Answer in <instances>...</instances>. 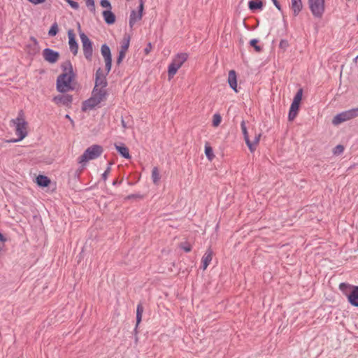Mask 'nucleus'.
<instances>
[{
	"label": "nucleus",
	"mask_w": 358,
	"mask_h": 358,
	"mask_svg": "<svg viewBox=\"0 0 358 358\" xmlns=\"http://www.w3.org/2000/svg\"><path fill=\"white\" fill-rule=\"evenodd\" d=\"M106 74L101 68H99L95 73L94 86L91 96L84 101L82 104V110L88 111L94 109L102 101H105L108 96L106 87L108 82Z\"/></svg>",
	"instance_id": "nucleus-1"
},
{
	"label": "nucleus",
	"mask_w": 358,
	"mask_h": 358,
	"mask_svg": "<svg viewBox=\"0 0 358 358\" xmlns=\"http://www.w3.org/2000/svg\"><path fill=\"white\" fill-rule=\"evenodd\" d=\"M11 122L15 126V134L17 138H11L6 140V143H17L23 140L28 134L27 127V122L24 120V113L20 110L18 113L17 117L15 119L11 120Z\"/></svg>",
	"instance_id": "nucleus-2"
},
{
	"label": "nucleus",
	"mask_w": 358,
	"mask_h": 358,
	"mask_svg": "<svg viewBox=\"0 0 358 358\" xmlns=\"http://www.w3.org/2000/svg\"><path fill=\"white\" fill-rule=\"evenodd\" d=\"M339 289L347 298L348 303L355 307H358V286L347 282H341Z\"/></svg>",
	"instance_id": "nucleus-3"
},
{
	"label": "nucleus",
	"mask_w": 358,
	"mask_h": 358,
	"mask_svg": "<svg viewBox=\"0 0 358 358\" xmlns=\"http://www.w3.org/2000/svg\"><path fill=\"white\" fill-rule=\"evenodd\" d=\"M188 57L189 55L186 52H179L173 57L168 66V76L169 79L176 74L178 69L187 60Z\"/></svg>",
	"instance_id": "nucleus-4"
},
{
	"label": "nucleus",
	"mask_w": 358,
	"mask_h": 358,
	"mask_svg": "<svg viewBox=\"0 0 358 358\" xmlns=\"http://www.w3.org/2000/svg\"><path fill=\"white\" fill-rule=\"evenodd\" d=\"M103 152V148L99 145H92L88 147L83 154L79 157L78 162L84 163L99 157Z\"/></svg>",
	"instance_id": "nucleus-5"
},
{
	"label": "nucleus",
	"mask_w": 358,
	"mask_h": 358,
	"mask_svg": "<svg viewBox=\"0 0 358 358\" xmlns=\"http://www.w3.org/2000/svg\"><path fill=\"white\" fill-rule=\"evenodd\" d=\"M358 117V107L343 111L336 116L332 120L334 125H338L342 122H346L351 119Z\"/></svg>",
	"instance_id": "nucleus-6"
},
{
	"label": "nucleus",
	"mask_w": 358,
	"mask_h": 358,
	"mask_svg": "<svg viewBox=\"0 0 358 358\" xmlns=\"http://www.w3.org/2000/svg\"><path fill=\"white\" fill-rule=\"evenodd\" d=\"M309 8L315 18L320 19L325 10L324 0H308Z\"/></svg>",
	"instance_id": "nucleus-7"
},
{
	"label": "nucleus",
	"mask_w": 358,
	"mask_h": 358,
	"mask_svg": "<svg viewBox=\"0 0 358 358\" xmlns=\"http://www.w3.org/2000/svg\"><path fill=\"white\" fill-rule=\"evenodd\" d=\"M80 38L83 45V55L85 59L90 62L93 55V43L83 32H80Z\"/></svg>",
	"instance_id": "nucleus-8"
},
{
	"label": "nucleus",
	"mask_w": 358,
	"mask_h": 358,
	"mask_svg": "<svg viewBox=\"0 0 358 358\" xmlns=\"http://www.w3.org/2000/svg\"><path fill=\"white\" fill-rule=\"evenodd\" d=\"M62 68L64 73L57 77L56 89L60 93H65L67 92V64H63Z\"/></svg>",
	"instance_id": "nucleus-9"
},
{
	"label": "nucleus",
	"mask_w": 358,
	"mask_h": 358,
	"mask_svg": "<svg viewBox=\"0 0 358 358\" xmlns=\"http://www.w3.org/2000/svg\"><path fill=\"white\" fill-rule=\"evenodd\" d=\"M139 5L138 7V11H136L134 10H131L130 15H129V24L131 29L133 28L134 24L140 21L142 19L143 17V11L144 8V1L143 0H138Z\"/></svg>",
	"instance_id": "nucleus-10"
},
{
	"label": "nucleus",
	"mask_w": 358,
	"mask_h": 358,
	"mask_svg": "<svg viewBox=\"0 0 358 358\" xmlns=\"http://www.w3.org/2000/svg\"><path fill=\"white\" fill-rule=\"evenodd\" d=\"M76 76L72 64L69 62V91H78L80 89V84L75 80Z\"/></svg>",
	"instance_id": "nucleus-11"
},
{
	"label": "nucleus",
	"mask_w": 358,
	"mask_h": 358,
	"mask_svg": "<svg viewBox=\"0 0 358 358\" xmlns=\"http://www.w3.org/2000/svg\"><path fill=\"white\" fill-rule=\"evenodd\" d=\"M43 57L45 61L50 64H54L58 60L59 54L57 51L47 48L43 51Z\"/></svg>",
	"instance_id": "nucleus-12"
},
{
	"label": "nucleus",
	"mask_w": 358,
	"mask_h": 358,
	"mask_svg": "<svg viewBox=\"0 0 358 358\" xmlns=\"http://www.w3.org/2000/svg\"><path fill=\"white\" fill-rule=\"evenodd\" d=\"M241 128L244 137V140L245 141L247 146L248 147V149L251 152H253L255 150V147L254 146L253 143H252V141L249 138L248 132L245 120L241 121Z\"/></svg>",
	"instance_id": "nucleus-13"
},
{
	"label": "nucleus",
	"mask_w": 358,
	"mask_h": 358,
	"mask_svg": "<svg viewBox=\"0 0 358 358\" xmlns=\"http://www.w3.org/2000/svg\"><path fill=\"white\" fill-rule=\"evenodd\" d=\"M69 45L72 53L76 55L78 51V44L76 40V35L71 29H69Z\"/></svg>",
	"instance_id": "nucleus-14"
},
{
	"label": "nucleus",
	"mask_w": 358,
	"mask_h": 358,
	"mask_svg": "<svg viewBox=\"0 0 358 358\" xmlns=\"http://www.w3.org/2000/svg\"><path fill=\"white\" fill-rule=\"evenodd\" d=\"M213 252L210 248H208L201 259V268L206 270L212 261Z\"/></svg>",
	"instance_id": "nucleus-15"
},
{
	"label": "nucleus",
	"mask_w": 358,
	"mask_h": 358,
	"mask_svg": "<svg viewBox=\"0 0 358 358\" xmlns=\"http://www.w3.org/2000/svg\"><path fill=\"white\" fill-rule=\"evenodd\" d=\"M228 83L229 87L234 90V92H237V77L236 73L234 70H231L229 72L228 76Z\"/></svg>",
	"instance_id": "nucleus-16"
},
{
	"label": "nucleus",
	"mask_w": 358,
	"mask_h": 358,
	"mask_svg": "<svg viewBox=\"0 0 358 358\" xmlns=\"http://www.w3.org/2000/svg\"><path fill=\"white\" fill-rule=\"evenodd\" d=\"M36 182L39 187L45 188L51 184V180L44 175H39L36 177Z\"/></svg>",
	"instance_id": "nucleus-17"
},
{
	"label": "nucleus",
	"mask_w": 358,
	"mask_h": 358,
	"mask_svg": "<svg viewBox=\"0 0 358 358\" xmlns=\"http://www.w3.org/2000/svg\"><path fill=\"white\" fill-rule=\"evenodd\" d=\"M103 17L104 19V21L108 24H113L115 22V14L111 11V10H106L103 11Z\"/></svg>",
	"instance_id": "nucleus-18"
},
{
	"label": "nucleus",
	"mask_w": 358,
	"mask_h": 358,
	"mask_svg": "<svg viewBox=\"0 0 358 358\" xmlns=\"http://www.w3.org/2000/svg\"><path fill=\"white\" fill-rule=\"evenodd\" d=\"M299 106H300L299 104H297L295 103H291L289 113H288L289 121H293L295 119V117H296V115L298 114V111L299 110Z\"/></svg>",
	"instance_id": "nucleus-19"
},
{
	"label": "nucleus",
	"mask_w": 358,
	"mask_h": 358,
	"mask_svg": "<svg viewBox=\"0 0 358 358\" xmlns=\"http://www.w3.org/2000/svg\"><path fill=\"white\" fill-rule=\"evenodd\" d=\"M115 149L118 152V153L125 159H130L131 155H129V149L124 144L121 143L120 145H115Z\"/></svg>",
	"instance_id": "nucleus-20"
},
{
	"label": "nucleus",
	"mask_w": 358,
	"mask_h": 358,
	"mask_svg": "<svg viewBox=\"0 0 358 358\" xmlns=\"http://www.w3.org/2000/svg\"><path fill=\"white\" fill-rule=\"evenodd\" d=\"M291 8L294 15H298L303 8L301 0H291Z\"/></svg>",
	"instance_id": "nucleus-21"
},
{
	"label": "nucleus",
	"mask_w": 358,
	"mask_h": 358,
	"mask_svg": "<svg viewBox=\"0 0 358 358\" xmlns=\"http://www.w3.org/2000/svg\"><path fill=\"white\" fill-rule=\"evenodd\" d=\"M143 311H144V308H143L142 303H139L136 307V327L134 328V331L136 334H137V329H138V324H140V322L142 320V315H143Z\"/></svg>",
	"instance_id": "nucleus-22"
},
{
	"label": "nucleus",
	"mask_w": 358,
	"mask_h": 358,
	"mask_svg": "<svg viewBox=\"0 0 358 358\" xmlns=\"http://www.w3.org/2000/svg\"><path fill=\"white\" fill-rule=\"evenodd\" d=\"M52 101L59 106H67V95L59 94L53 97Z\"/></svg>",
	"instance_id": "nucleus-23"
},
{
	"label": "nucleus",
	"mask_w": 358,
	"mask_h": 358,
	"mask_svg": "<svg viewBox=\"0 0 358 358\" xmlns=\"http://www.w3.org/2000/svg\"><path fill=\"white\" fill-rule=\"evenodd\" d=\"M263 2L262 1H250L248 2V8L252 11L263 9Z\"/></svg>",
	"instance_id": "nucleus-24"
},
{
	"label": "nucleus",
	"mask_w": 358,
	"mask_h": 358,
	"mask_svg": "<svg viewBox=\"0 0 358 358\" xmlns=\"http://www.w3.org/2000/svg\"><path fill=\"white\" fill-rule=\"evenodd\" d=\"M101 52L105 60L112 59L110 49L108 45L103 44L101 45Z\"/></svg>",
	"instance_id": "nucleus-25"
},
{
	"label": "nucleus",
	"mask_w": 358,
	"mask_h": 358,
	"mask_svg": "<svg viewBox=\"0 0 358 358\" xmlns=\"http://www.w3.org/2000/svg\"><path fill=\"white\" fill-rule=\"evenodd\" d=\"M205 155H206L207 159L210 162L215 157V155L213 153V148L211 146L209 145L208 143H206L205 145Z\"/></svg>",
	"instance_id": "nucleus-26"
},
{
	"label": "nucleus",
	"mask_w": 358,
	"mask_h": 358,
	"mask_svg": "<svg viewBox=\"0 0 358 358\" xmlns=\"http://www.w3.org/2000/svg\"><path fill=\"white\" fill-rule=\"evenodd\" d=\"M152 180L154 184L157 185L160 180L159 169L157 167H154L152 170Z\"/></svg>",
	"instance_id": "nucleus-27"
},
{
	"label": "nucleus",
	"mask_w": 358,
	"mask_h": 358,
	"mask_svg": "<svg viewBox=\"0 0 358 358\" xmlns=\"http://www.w3.org/2000/svg\"><path fill=\"white\" fill-rule=\"evenodd\" d=\"M302 96H303V89L300 88L296 93V94L293 99L292 103H295L300 105V102L301 101Z\"/></svg>",
	"instance_id": "nucleus-28"
},
{
	"label": "nucleus",
	"mask_w": 358,
	"mask_h": 358,
	"mask_svg": "<svg viewBox=\"0 0 358 358\" xmlns=\"http://www.w3.org/2000/svg\"><path fill=\"white\" fill-rule=\"evenodd\" d=\"M59 29L56 22L53 23L48 31L49 36H55L58 33Z\"/></svg>",
	"instance_id": "nucleus-29"
},
{
	"label": "nucleus",
	"mask_w": 358,
	"mask_h": 358,
	"mask_svg": "<svg viewBox=\"0 0 358 358\" xmlns=\"http://www.w3.org/2000/svg\"><path fill=\"white\" fill-rule=\"evenodd\" d=\"M259 42V40L257 38H253L250 40V45L255 48V50L257 52H261L262 50V48L260 45H258L257 43Z\"/></svg>",
	"instance_id": "nucleus-30"
},
{
	"label": "nucleus",
	"mask_w": 358,
	"mask_h": 358,
	"mask_svg": "<svg viewBox=\"0 0 358 358\" xmlns=\"http://www.w3.org/2000/svg\"><path fill=\"white\" fill-rule=\"evenodd\" d=\"M222 117L219 113H215L213 116V126L217 127L220 124Z\"/></svg>",
	"instance_id": "nucleus-31"
},
{
	"label": "nucleus",
	"mask_w": 358,
	"mask_h": 358,
	"mask_svg": "<svg viewBox=\"0 0 358 358\" xmlns=\"http://www.w3.org/2000/svg\"><path fill=\"white\" fill-rule=\"evenodd\" d=\"M86 6L88 7L92 13L95 12V6H94V0H87L86 1Z\"/></svg>",
	"instance_id": "nucleus-32"
},
{
	"label": "nucleus",
	"mask_w": 358,
	"mask_h": 358,
	"mask_svg": "<svg viewBox=\"0 0 358 358\" xmlns=\"http://www.w3.org/2000/svg\"><path fill=\"white\" fill-rule=\"evenodd\" d=\"M180 248L183 250L185 252H189L192 250V246L188 243H182L180 244Z\"/></svg>",
	"instance_id": "nucleus-33"
},
{
	"label": "nucleus",
	"mask_w": 358,
	"mask_h": 358,
	"mask_svg": "<svg viewBox=\"0 0 358 358\" xmlns=\"http://www.w3.org/2000/svg\"><path fill=\"white\" fill-rule=\"evenodd\" d=\"M100 5L103 8H106L108 10H111V8H112L111 4H110V2L109 1V0H101Z\"/></svg>",
	"instance_id": "nucleus-34"
},
{
	"label": "nucleus",
	"mask_w": 358,
	"mask_h": 358,
	"mask_svg": "<svg viewBox=\"0 0 358 358\" xmlns=\"http://www.w3.org/2000/svg\"><path fill=\"white\" fill-rule=\"evenodd\" d=\"M343 151H344V147L342 145H338L334 149V155H340V154L343 153Z\"/></svg>",
	"instance_id": "nucleus-35"
},
{
	"label": "nucleus",
	"mask_w": 358,
	"mask_h": 358,
	"mask_svg": "<svg viewBox=\"0 0 358 358\" xmlns=\"http://www.w3.org/2000/svg\"><path fill=\"white\" fill-rule=\"evenodd\" d=\"M110 165H111V164L110 163L108 164V166L106 168V169L105 170V171L103 173V174L101 176L103 180H104V181H106L107 180L108 176L110 172Z\"/></svg>",
	"instance_id": "nucleus-36"
},
{
	"label": "nucleus",
	"mask_w": 358,
	"mask_h": 358,
	"mask_svg": "<svg viewBox=\"0 0 358 358\" xmlns=\"http://www.w3.org/2000/svg\"><path fill=\"white\" fill-rule=\"evenodd\" d=\"M125 54H126L125 52H123L121 50L119 51L118 57L117 58V62H116L117 65H120L121 64L122 59L125 57Z\"/></svg>",
	"instance_id": "nucleus-37"
},
{
	"label": "nucleus",
	"mask_w": 358,
	"mask_h": 358,
	"mask_svg": "<svg viewBox=\"0 0 358 358\" xmlns=\"http://www.w3.org/2000/svg\"><path fill=\"white\" fill-rule=\"evenodd\" d=\"M105 63H106V72L104 73L108 75L109 73V72L110 71V70H111L112 59H111L105 60Z\"/></svg>",
	"instance_id": "nucleus-38"
},
{
	"label": "nucleus",
	"mask_w": 358,
	"mask_h": 358,
	"mask_svg": "<svg viewBox=\"0 0 358 358\" xmlns=\"http://www.w3.org/2000/svg\"><path fill=\"white\" fill-rule=\"evenodd\" d=\"M129 45V37H128L127 38L124 43L122 45L120 50L126 52L127 50H128Z\"/></svg>",
	"instance_id": "nucleus-39"
},
{
	"label": "nucleus",
	"mask_w": 358,
	"mask_h": 358,
	"mask_svg": "<svg viewBox=\"0 0 358 358\" xmlns=\"http://www.w3.org/2000/svg\"><path fill=\"white\" fill-rule=\"evenodd\" d=\"M289 46L288 41L287 40L282 39L280 41L279 47L282 49H286Z\"/></svg>",
	"instance_id": "nucleus-40"
},
{
	"label": "nucleus",
	"mask_w": 358,
	"mask_h": 358,
	"mask_svg": "<svg viewBox=\"0 0 358 358\" xmlns=\"http://www.w3.org/2000/svg\"><path fill=\"white\" fill-rule=\"evenodd\" d=\"M69 5L71 8H74V9H76H76H78V8H79V4H78V2H76V1H73V0H69Z\"/></svg>",
	"instance_id": "nucleus-41"
},
{
	"label": "nucleus",
	"mask_w": 358,
	"mask_h": 358,
	"mask_svg": "<svg viewBox=\"0 0 358 358\" xmlns=\"http://www.w3.org/2000/svg\"><path fill=\"white\" fill-rule=\"evenodd\" d=\"M261 137V134H257L253 140L252 141V143H253L254 146L256 148L257 145L259 143V140Z\"/></svg>",
	"instance_id": "nucleus-42"
},
{
	"label": "nucleus",
	"mask_w": 358,
	"mask_h": 358,
	"mask_svg": "<svg viewBox=\"0 0 358 358\" xmlns=\"http://www.w3.org/2000/svg\"><path fill=\"white\" fill-rule=\"evenodd\" d=\"M128 199H134V198H142V196L139 194H132L127 196Z\"/></svg>",
	"instance_id": "nucleus-43"
},
{
	"label": "nucleus",
	"mask_w": 358,
	"mask_h": 358,
	"mask_svg": "<svg viewBox=\"0 0 358 358\" xmlns=\"http://www.w3.org/2000/svg\"><path fill=\"white\" fill-rule=\"evenodd\" d=\"M274 6L278 8V10H281V6L277 0H271Z\"/></svg>",
	"instance_id": "nucleus-44"
},
{
	"label": "nucleus",
	"mask_w": 358,
	"mask_h": 358,
	"mask_svg": "<svg viewBox=\"0 0 358 358\" xmlns=\"http://www.w3.org/2000/svg\"><path fill=\"white\" fill-rule=\"evenodd\" d=\"M121 124H122V127L124 129H127V125L124 120L123 119V117H122V120H121Z\"/></svg>",
	"instance_id": "nucleus-45"
},
{
	"label": "nucleus",
	"mask_w": 358,
	"mask_h": 358,
	"mask_svg": "<svg viewBox=\"0 0 358 358\" xmlns=\"http://www.w3.org/2000/svg\"><path fill=\"white\" fill-rule=\"evenodd\" d=\"M0 241L1 242H6V237L1 232H0Z\"/></svg>",
	"instance_id": "nucleus-46"
},
{
	"label": "nucleus",
	"mask_w": 358,
	"mask_h": 358,
	"mask_svg": "<svg viewBox=\"0 0 358 358\" xmlns=\"http://www.w3.org/2000/svg\"><path fill=\"white\" fill-rule=\"evenodd\" d=\"M150 48H151V43H149L148 45V46L145 48V52L146 53H148L150 52Z\"/></svg>",
	"instance_id": "nucleus-47"
},
{
	"label": "nucleus",
	"mask_w": 358,
	"mask_h": 358,
	"mask_svg": "<svg viewBox=\"0 0 358 358\" xmlns=\"http://www.w3.org/2000/svg\"><path fill=\"white\" fill-rule=\"evenodd\" d=\"M120 183H121V182H119V181H117V180H115L113 182V185H114V186H115V185H119Z\"/></svg>",
	"instance_id": "nucleus-48"
},
{
	"label": "nucleus",
	"mask_w": 358,
	"mask_h": 358,
	"mask_svg": "<svg viewBox=\"0 0 358 358\" xmlns=\"http://www.w3.org/2000/svg\"><path fill=\"white\" fill-rule=\"evenodd\" d=\"M30 39H31V41H32L35 44H37V43H38V41H37V40L36 39V38H34V37L31 36V37L30 38Z\"/></svg>",
	"instance_id": "nucleus-49"
},
{
	"label": "nucleus",
	"mask_w": 358,
	"mask_h": 358,
	"mask_svg": "<svg viewBox=\"0 0 358 358\" xmlns=\"http://www.w3.org/2000/svg\"><path fill=\"white\" fill-rule=\"evenodd\" d=\"M71 101H72V96L69 95V99H68L69 103H71Z\"/></svg>",
	"instance_id": "nucleus-50"
},
{
	"label": "nucleus",
	"mask_w": 358,
	"mask_h": 358,
	"mask_svg": "<svg viewBox=\"0 0 358 358\" xmlns=\"http://www.w3.org/2000/svg\"><path fill=\"white\" fill-rule=\"evenodd\" d=\"M68 119H69V121H71V123H73V120H71V118L70 117V116H69V117H68Z\"/></svg>",
	"instance_id": "nucleus-51"
},
{
	"label": "nucleus",
	"mask_w": 358,
	"mask_h": 358,
	"mask_svg": "<svg viewBox=\"0 0 358 358\" xmlns=\"http://www.w3.org/2000/svg\"><path fill=\"white\" fill-rule=\"evenodd\" d=\"M78 28H79V29H80V24L78 23Z\"/></svg>",
	"instance_id": "nucleus-52"
},
{
	"label": "nucleus",
	"mask_w": 358,
	"mask_h": 358,
	"mask_svg": "<svg viewBox=\"0 0 358 358\" xmlns=\"http://www.w3.org/2000/svg\"><path fill=\"white\" fill-rule=\"evenodd\" d=\"M357 58H358V55H357V56H356V58H355V59H357Z\"/></svg>",
	"instance_id": "nucleus-53"
},
{
	"label": "nucleus",
	"mask_w": 358,
	"mask_h": 358,
	"mask_svg": "<svg viewBox=\"0 0 358 358\" xmlns=\"http://www.w3.org/2000/svg\"><path fill=\"white\" fill-rule=\"evenodd\" d=\"M357 21H358V16H357Z\"/></svg>",
	"instance_id": "nucleus-54"
}]
</instances>
